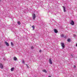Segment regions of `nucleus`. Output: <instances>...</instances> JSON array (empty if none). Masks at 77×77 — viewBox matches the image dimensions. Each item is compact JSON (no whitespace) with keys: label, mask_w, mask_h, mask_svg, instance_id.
<instances>
[{"label":"nucleus","mask_w":77,"mask_h":77,"mask_svg":"<svg viewBox=\"0 0 77 77\" xmlns=\"http://www.w3.org/2000/svg\"><path fill=\"white\" fill-rule=\"evenodd\" d=\"M61 46L63 48H65V44L63 43H61Z\"/></svg>","instance_id":"1"},{"label":"nucleus","mask_w":77,"mask_h":77,"mask_svg":"<svg viewBox=\"0 0 77 77\" xmlns=\"http://www.w3.org/2000/svg\"><path fill=\"white\" fill-rule=\"evenodd\" d=\"M49 62L50 64H52L53 63V62H52V60L51 58L49 59Z\"/></svg>","instance_id":"2"},{"label":"nucleus","mask_w":77,"mask_h":77,"mask_svg":"<svg viewBox=\"0 0 77 77\" xmlns=\"http://www.w3.org/2000/svg\"><path fill=\"white\" fill-rule=\"evenodd\" d=\"M0 68H1V69H3V65L2 63H0Z\"/></svg>","instance_id":"3"},{"label":"nucleus","mask_w":77,"mask_h":77,"mask_svg":"<svg viewBox=\"0 0 77 77\" xmlns=\"http://www.w3.org/2000/svg\"><path fill=\"white\" fill-rule=\"evenodd\" d=\"M5 43L6 45H7V46L8 47H9V43H8V42H5Z\"/></svg>","instance_id":"4"},{"label":"nucleus","mask_w":77,"mask_h":77,"mask_svg":"<svg viewBox=\"0 0 77 77\" xmlns=\"http://www.w3.org/2000/svg\"><path fill=\"white\" fill-rule=\"evenodd\" d=\"M62 7L63 8V10L64 12H66V9H65V7L64 6H63Z\"/></svg>","instance_id":"5"},{"label":"nucleus","mask_w":77,"mask_h":77,"mask_svg":"<svg viewBox=\"0 0 77 77\" xmlns=\"http://www.w3.org/2000/svg\"><path fill=\"white\" fill-rule=\"evenodd\" d=\"M32 17L33 18V20H35V18H36V16L35 15V14H34L32 15Z\"/></svg>","instance_id":"6"},{"label":"nucleus","mask_w":77,"mask_h":77,"mask_svg":"<svg viewBox=\"0 0 77 77\" xmlns=\"http://www.w3.org/2000/svg\"><path fill=\"white\" fill-rule=\"evenodd\" d=\"M70 24L73 26L74 24V22L73 21L71 20Z\"/></svg>","instance_id":"7"},{"label":"nucleus","mask_w":77,"mask_h":77,"mask_svg":"<svg viewBox=\"0 0 77 77\" xmlns=\"http://www.w3.org/2000/svg\"><path fill=\"white\" fill-rule=\"evenodd\" d=\"M54 32L55 33H57L58 32L57 30L56 29H54Z\"/></svg>","instance_id":"8"},{"label":"nucleus","mask_w":77,"mask_h":77,"mask_svg":"<svg viewBox=\"0 0 77 77\" xmlns=\"http://www.w3.org/2000/svg\"><path fill=\"white\" fill-rule=\"evenodd\" d=\"M14 60H17V57H14Z\"/></svg>","instance_id":"9"},{"label":"nucleus","mask_w":77,"mask_h":77,"mask_svg":"<svg viewBox=\"0 0 77 77\" xmlns=\"http://www.w3.org/2000/svg\"><path fill=\"white\" fill-rule=\"evenodd\" d=\"M43 72H45V73H47V70H46L45 69H44L42 70Z\"/></svg>","instance_id":"10"},{"label":"nucleus","mask_w":77,"mask_h":77,"mask_svg":"<svg viewBox=\"0 0 77 77\" xmlns=\"http://www.w3.org/2000/svg\"><path fill=\"white\" fill-rule=\"evenodd\" d=\"M14 68L13 67L11 69V71H14Z\"/></svg>","instance_id":"11"},{"label":"nucleus","mask_w":77,"mask_h":77,"mask_svg":"<svg viewBox=\"0 0 77 77\" xmlns=\"http://www.w3.org/2000/svg\"><path fill=\"white\" fill-rule=\"evenodd\" d=\"M17 24L19 25H20V24H21V23L20 22V21H18L17 22Z\"/></svg>","instance_id":"12"},{"label":"nucleus","mask_w":77,"mask_h":77,"mask_svg":"<svg viewBox=\"0 0 77 77\" xmlns=\"http://www.w3.org/2000/svg\"><path fill=\"white\" fill-rule=\"evenodd\" d=\"M68 42H70L71 41V39L70 38L67 39Z\"/></svg>","instance_id":"13"},{"label":"nucleus","mask_w":77,"mask_h":77,"mask_svg":"<svg viewBox=\"0 0 77 77\" xmlns=\"http://www.w3.org/2000/svg\"><path fill=\"white\" fill-rule=\"evenodd\" d=\"M63 36H64V35H63V34L61 35V38H62V37H63Z\"/></svg>","instance_id":"14"},{"label":"nucleus","mask_w":77,"mask_h":77,"mask_svg":"<svg viewBox=\"0 0 77 77\" xmlns=\"http://www.w3.org/2000/svg\"><path fill=\"white\" fill-rule=\"evenodd\" d=\"M32 27L33 28V30H34V29H35V26H34V25H33L32 26Z\"/></svg>","instance_id":"15"},{"label":"nucleus","mask_w":77,"mask_h":77,"mask_svg":"<svg viewBox=\"0 0 77 77\" xmlns=\"http://www.w3.org/2000/svg\"><path fill=\"white\" fill-rule=\"evenodd\" d=\"M11 46H12V47L14 45V44L12 43V42H11Z\"/></svg>","instance_id":"16"},{"label":"nucleus","mask_w":77,"mask_h":77,"mask_svg":"<svg viewBox=\"0 0 77 77\" xmlns=\"http://www.w3.org/2000/svg\"><path fill=\"white\" fill-rule=\"evenodd\" d=\"M34 49V48L33 47V46H31V49H32V50H33V49Z\"/></svg>","instance_id":"17"},{"label":"nucleus","mask_w":77,"mask_h":77,"mask_svg":"<svg viewBox=\"0 0 77 77\" xmlns=\"http://www.w3.org/2000/svg\"><path fill=\"white\" fill-rule=\"evenodd\" d=\"M26 65L27 68H29V66H28V65H27V64H26Z\"/></svg>","instance_id":"18"},{"label":"nucleus","mask_w":77,"mask_h":77,"mask_svg":"<svg viewBox=\"0 0 77 77\" xmlns=\"http://www.w3.org/2000/svg\"><path fill=\"white\" fill-rule=\"evenodd\" d=\"M74 68H76V66H75V65H74Z\"/></svg>","instance_id":"19"},{"label":"nucleus","mask_w":77,"mask_h":77,"mask_svg":"<svg viewBox=\"0 0 77 77\" xmlns=\"http://www.w3.org/2000/svg\"><path fill=\"white\" fill-rule=\"evenodd\" d=\"M39 52L40 53H41V52H42V50H40Z\"/></svg>","instance_id":"20"},{"label":"nucleus","mask_w":77,"mask_h":77,"mask_svg":"<svg viewBox=\"0 0 77 77\" xmlns=\"http://www.w3.org/2000/svg\"><path fill=\"white\" fill-rule=\"evenodd\" d=\"M76 35L75 34H74L73 35V36L74 37H75V36Z\"/></svg>","instance_id":"21"},{"label":"nucleus","mask_w":77,"mask_h":77,"mask_svg":"<svg viewBox=\"0 0 77 77\" xmlns=\"http://www.w3.org/2000/svg\"><path fill=\"white\" fill-rule=\"evenodd\" d=\"M22 63H24V60H23L22 61Z\"/></svg>","instance_id":"22"},{"label":"nucleus","mask_w":77,"mask_h":77,"mask_svg":"<svg viewBox=\"0 0 77 77\" xmlns=\"http://www.w3.org/2000/svg\"><path fill=\"white\" fill-rule=\"evenodd\" d=\"M48 77H51L50 75Z\"/></svg>","instance_id":"23"},{"label":"nucleus","mask_w":77,"mask_h":77,"mask_svg":"<svg viewBox=\"0 0 77 77\" xmlns=\"http://www.w3.org/2000/svg\"><path fill=\"white\" fill-rule=\"evenodd\" d=\"M71 56H72V55H71Z\"/></svg>","instance_id":"24"},{"label":"nucleus","mask_w":77,"mask_h":77,"mask_svg":"<svg viewBox=\"0 0 77 77\" xmlns=\"http://www.w3.org/2000/svg\"><path fill=\"white\" fill-rule=\"evenodd\" d=\"M66 38V37H65V38Z\"/></svg>","instance_id":"25"}]
</instances>
